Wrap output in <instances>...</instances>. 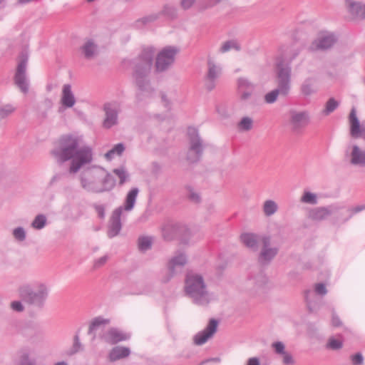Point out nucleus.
Instances as JSON below:
<instances>
[{
  "label": "nucleus",
  "mask_w": 365,
  "mask_h": 365,
  "mask_svg": "<svg viewBox=\"0 0 365 365\" xmlns=\"http://www.w3.org/2000/svg\"><path fill=\"white\" fill-rule=\"evenodd\" d=\"M189 198L195 202H198L200 200V195L194 192H191Z\"/></svg>",
  "instance_id": "69168bd1"
},
{
  "label": "nucleus",
  "mask_w": 365,
  "mask_h": 365,
  "mask_svg": "<svg viewBox=\"0 0 365 365\" xmlns=\"http://www.w3.org/2000/svg\"><path fill=\"white\" fill-rule=\"evenodd\" d=\"M152 238L150 237H141L138 239V247L141 251H146L151 247Z\"/></svg>",
  "instance_id": "a19ab883"
},
{
  "label": "nucleus",
  "mask_w": 365,
  "mask_h": 365,
  "mask_svg": "<svg viewBox=\"0 0 365 365\" xmlns=\"http://www.w3.org/2000/svg\"><path fill=\"white\" fill-rule=\"evenodd\" d=\"M218 321L211 319L207 327L201 331L195 334L194 337L195 344L197 345H202L206 343L208 339L212 338L217 330Z\"/></svg>",
  "instance_id": "a211bd4d"
},
{
  "label": "nucleus",
  "mask_w": 365,
  "mask_h": 365,
  "mask_svg": "<svg viewBox=\"0 0 365 365\" xmlns=\"http://www.w3.org/2000/svg\"><path fill=\"white\" fill-rule=\"evenodd\" d=\"M178 49L174 46L163 48L157 55L155 61V69L158 72H163L171 66L175 58Z\"/></svg>",
  "instance_id": "6e6552de"
},
{
  "label": "nucleus",
  "mask_w": 365,
  "mask_h": 365,
  "mask_svg": "<svg viewBox=\"0 0 365 365\" xmlns=\"http://www.w3.org/2000/svg\"><path fill=\"white\" fill-rule=\"evenodd\" d=\"M351 361L354 365H361L363 364L364 358L361 354L357 353L351 356Z\"/></svg>",
  "instance_id": "13d9d810"
},
{
  "label": "nucleus",
  "mask_w": 365,
  "mask_h": 365,
  "mask_svg": "<svg viewBox=\"0 0 365 365\" xmlns=\"http://www.w3.org/2000/svg\"><path fill=\"white\" fill-rule=\"evenodd\" d=\"M82 349H83V347H82V344L80 341L78 334H76L73 339V346H72L71 349L69 351L68 354L69 355L74 354Z\"/></svg>",
  "instance_id": "c03bdc74"
},
{
  "label": "nucleus",
  "mask_w": 365,
  "mask_h": 365,
  "mask_svg": "<svg viewBox=\"0 0 365 365\" xmlns=\"http://www.w3.org/2000/svg\"><path fill=\"white\" fill-rule=\"evenodd\" d=\"M250 281L253 284L255 292H264L269 287L268 278L263 273L258 274Z\"/></svg>",
  "instance_id": "a878e982"
},
{
  "label": "nucleus",
  "mask_w": 365,
  "mask_h": 365,
  "mask_svg": "<svg viewBox=\"0 0 365 365\" xmlns=\"http://www.w3.org/2000/svg\"><path fill=\"white\" fill-rule=\"evenodd\" d=\"M109 259V256L108 255H103L98 259H96L93 262V268L99 269L101 267L104 266L107 261Z\"/></svg>",
  "instance_id": "09e8293b"
},
{
  "label": "nucleus",
  "mask_w": 365,
  "mask_h": 365,
  "mask_svg": "<svg viewBox=\"0 0 365 365\" xmlns=\"http://www.w3.org/2000/svg\"><path fill=\"white\" fill-rule=\"evenodd\" d=\"M187 135L190 141V148L187 152V159L190 163L197 162L202 154V141L199 135L198 130L195 128L190 127L187 129Z\"/></svg>",
  "instance_id": "0eeeda50"
},
{
  "label": "nucleus",
  "mask_w": 365,
  "mask_h": 365,
  "mask_svg": "<svg viewBox=\"0 0 365 365\" xmlns=\"http://www.w3.org/2000/svg\"><path fill=\"white\" fill-rule=\"evenodd\" d=\"M349 121L351 136L354 138H362L365 140V125H361L354 108L351 110Z\"/></svg>",
  "instance_id": "6ab92c4d"
},
{
  "label": "nucleus",
  "mask_w": 365,
  "mask_h": 365,
  "mask_svg": "<svg viewBox=\"0 0 365 365\" xmlns=\"http://www.w3.org/2000/svg\"><path fill=\"white\" fill-rule=\"evenodd\" d=\"M231 49H235L236 51H239L240 49V47L237 41L233 40L225 41L220 47V51L221 53H225L230 51Z\"/></svg>",
  "instance_id": "58836bf2"
},
{
  "label": "nucleus",
  "mask_w": 365,
  "mask_h": 365,
  "mask_svg": "<svg viewBox=\"0 0 365 365\" xmlns=\"http://www.w3.org/2000/svg\"><path fill=\"white\" fill-rule=\"evenodd\" d=\"M279 95L280 93L276 89L272 90L264 96V101L267 103H273L277 101Z\"/></svg>",
  "instance_id": "49530a36"
},
{
  "label": "nucleus",
  "mask_w": 365,
  "mask_h": 365,
  "mask_svg": "<svg viewBox=\"0 0 365 365\" xmlns=\"http://www.w3.org/2000/svg\"><path fill=\"white\" fill-rule=\"evenodd\" d=\"M161 99H162V101L164 103L165 106L168 107L169 105V102H168V100L167 99L165 94L161 95Z\"/></svg>",
  "instance_id": "774afa93"
},
{
  "label": "nucleus",
  "mask_w": 365,
  "mask_h": 365,
  "mask_svg": "<svg viewBox=\"0 0 365 365\" xmlns=\"http://www.w3.org/2000/svg\"><path fill=\"white\" fill-rule=\"evenodd\" d=\"M184 227L178 224H167L162 229L163 238L166 240H171L176 237Z\"/></svg>",
  "instance_id": "cd10ccee"
},
{
  "label": "nucleus",
  "mask_w": 365,
  "mask_h": 365,
  "mask_svg": "<svg viewBox=\"0 0 365 365\" xmlns=\"http://www.w3.org/2000/svg\"><path fill=\"white\" fill-rule=\"evenodd\" d=\"M123 212V207L116 208L111 216L110 224L108 225V236L113 238L117 236L121 230L122 225L120 217Z\"/></svg>",
  "instance_id": "4be33fe9"
},
{
  "label": "nucleus",
  "mask_w": 365,
  "mask_h": 365,
  "mask_svg": "<svg viewBox=\"0 0 365 365\" xmlns=\"http://www.w3.org/2000/svg\"><path fill=\"white\" fill-rule=\"evenodd\" d=\"M272 348L273 349L274 353L277 355H282L283 354H285V345L282 341H275L273 342L271 345Z\"/></svg>",
  "instance_id": "a18cd8bd"
},
{
  "label": "nucleus",
  "mask_w": 365,
  "mask_h": 365,
  "mask_svg": "<svg viewBox=\"0 0 365 365\" xmlns=\"http://www.w3.org/2000/svg\"><path fill=\"white\" fill-rule=\"evenodd\" d=\"M154 56L155 49L153 47H148L143 49L134 61L133 78L138 87V98L139 100L151 98L154 95L155 91L150 86L148 79Z\"/></svg>",
  "instance_id": "f03ea898"
},
{
  "label": "nucleus",
  "mask_w": 365,
  "mask_h": 365,
  "mask_svg": "<svg viewBox=\"0 0 365 365\" xmlns=\"http://www.w3.org/2000/svg\"><path fill=\"white\" fill-rule=\"evenodd\" d=\"M184 292L193 303L207 306L215 299V295L207 289L202 274L188 272L185 279Z\"/></svg>",
  "instance_id": "20e7f679"
},
{
  "label": "nucleus",
  "mask_w": 365,
  "mask_h": 365,
  "mask_svg": "<svg viewBox=\"0 0 365 365\" xmlns=\"http://www.w3.org/2000/svg\"><path fill=\"white\" fill-rule=\"evenodd\" d=\"M221 0H204L203 2L200 3V8L202 9H205L212 6H214L217 3H219Z\"/></svg>",
  "instance_id": "864d4df0"
},
{
  "label": "nucleus",
  "mask_w": 365,
  "mask_h": 365,
  "mask_svg": "<svg viewBox=\"0 0 365 365\" xmlns=\"http://www.w3.org/2000/svg\"><path fill=\"white\" fill-rule=\"evenodd\" d=\"M46 217L43 214L37 215L32 221L31 226L35 230H42L46 225Z\"/></svg>",
  "instance_id": "c9c22d12"
},
{
  "label": "nucleus",
  "mask_w": 365,
  "mask_h": 365,
  "mask_svg": "<svg viewBox=\"0 0 365 365\" xmlns=\"http://www.w3.org/2000/svg\"><path fill=\"white\" fill-rule=\"evenodd\" d=\"M12 235L16 241L21 242L26 240V232L24 227H17L13 230Z\"/></svg>",
  "instance_id": "ea45409f"
},
{
  "label": "nucleus",
  "mask_w": 365,
  "mask_h": 365,
  "mask_svg": "<svg viewBox=\"0 0 365 365\" xmlns=\"http://www.w3.org/2000/svg\"><path fill=\"white\" fill-rule=\"evenodd\" d=\"M281 356L282 357V363L284 365H293L294 364L293 356L289 352L286 351L285 354H282Z\"/></svg>",
  "instance_id": "3c124183"
},
{
  "label": "nucleus",
  "mask_w": 365,
  "mask_h": 365,
  "mask_svg": "<svg viewBox=\"0 0 365 365\" xmlns=\"http://www.w3.org/2000/svg\"><path fill=\"white\" fill-rule=\"evenodd\" d=\"M348 13L354 19H365V4L355 0H344Z\"/></svg>",
  "instance_id": "aec40b11"
},
{
  "label": "nucleus",
  "mask_w": 365,
  "mask_h": 365,
  "mask_svg": "<svg viewBox=\"0 0 365 365\" xmlns=\"http://www.w3.org/2000/svg\"><path fill=\"white\" fill-rule=\"evenodd\" d=\"M138 193L139 189L138 187H132L129 190L126 195L124 205L121 206L123 211H131L133 209Z\"/></svg>",
  "instance_id": "c85d7f7f"
},
{
  "label": "nucleus",
  "mask_w": 365,
  "mask_h": 365,
  "mask_svg": "<svg viewBox=\"0 0 365 365\" xmlns=\"http://www.w3.org/2000/svg\"><path fill=\"white\" fill-rule=\"evenodd\" d=\"M331 324L334 327H339L341 325L340 319L335 314H332Z\"/></svg>",
  "instance_id": "e2e57ef3"
},
{
  "label": "nucleus",
  "mask_w": 365,
  "mask_h": 365,
  "mask_svg": "<svg viewBox=\"0 0 365 365\" xmlns=\"http://www.w3.org/2000/svg\"><path fill=\"white\" fill-rule=\"evenodd\" d=\"M98 217L101 219H103L105 217V207L103 205H97L95 204L93 205Z\"/></svg>",
  "instance_id": "bf43d9fd"
},
{
  "label": "nucleus",
  "mask_w": 365,
  "mask_h": 365,
  "mask_svg": "<svg viewBox=\"0 0 365 365\" xmlns=\"http://www.w3.org/2000/svg\"><path fill=\"white\" fill-rule=\"evenodd\" d=\"M337 41V37L333 33L324 31L319 34L310 46L312 51L317 50H326L331 48Z\"/></svg>",
  "instance_id": "ddd939ff"
},
{
  "label": "nucleus",
  "mask_w": 365,
  "mask_h": 365,
  "mask_svg": "<svg viewBox=\"0 0 365 365\" xmlns=\"http://www.w3.org/2000/svg\"><path fill=\"white\" fill-rule=\"evenodd\" d=\"M19 365H36V362L29 358V352L24 351L21 355Z\"/></svg>",
  "instance_id": "de8ad7c7"
},
{
  "label": "nucleus",
  "mask_w": 365,
  "mask_h": 365,
  "mask_svg": "<svg viewBox=\"0 0 365 365\" xmlns=\"http://www.w3.org/2000/svg\"><path fill=\"white\" fill-rule=\"evenodd\" d=\"M222 67L216 64L213 61L207 62V72L204 79V86L208 91H211L216 87L218 79L222 75Z\"/></svg>",
  "instance_id": "9b49d317"
},
{
  "label": "nucleus",
  "mask_w": 365,
  "mask_h": 365,
  "mask_svg": "<svg viewBox=\"0 0 365 365\" xmlns=\"http://www.w3.org/2000/svg\"><path fill=\"white\" fill-rule=\"evenodd\" d=\"M262 242V248L259 253L258 260L261 264H269L278 252L277 247H270V237L268 236H263L260 239Z\"/></svg>",
  "instance_id": "2eb2a0df"
},
{
  "label": "nucleus",
  "mask_w": 365,
  "mask_h": 365,
  "mask_svg": "<svg viewBox=\"0 0 365 365\" xmlns=\"http://www.w3.org/2000/svg\"><path fill=\"white\" fill-rule=\"evenodd\" d=\"M339 106V103L334 98L329 99L325 106V109L323 113L325 115H329L332 113Z\"/></svg>",
  "instance_id": "37998d69"
},
{
  "label": "nucleus",
  "mask_w": 365,
  "mask_h": 365,
  "mask_svg": "<svg viewBox=\"0 0 365 365\" xmlns=\"http://www.w3.org/2000/svg\"><path fill=\"white\" fill-rule=\"evenodd\" d=\"M300 200L304 203L316 205L317 204V196L315 193L305 190Z\"/></svg>",
  "instance_id": "e433bc0d"
},
{
  "label": "nucleus",
  "mask_w": 365,
  "mask_h": 365,
  "mask_svg": "<svg viewBox=\"0 0 365 365\" xmlns=\"http://www.w3.org/2000/svg\"><path fill=\"white\" fill-rule=\"evenodd\" d=\"M105 118L103 126L105 128H110L118 123L119 106L115 103H109L104 105Z\"/></svg>",
  "instance_id": "f3484780"
},
{
  "label": "nucleus",
  "mask_w": 365,
  "mask_h": 365,
  "mask_svg": "<svg viewBox=\"0 0 365 365\" xmlns=\"http://www.w3.org/2000/svg\"><path fill=\"white\" fill-rule=\"evenodd\" d=\"M314 292L319 295L324 296L327 293L326 286L323 283L316 284L314 286Z\"/></svg>",
  "instance_id": "8fccbe9b"
},
{
  "label": "nucleus",
  "mask_w": 365,
  "mask_h": 365,
  "mask_svg": "<svg viewBox=\"0 0 365 365\" xmlns=\"http://www.w3.org/2000/svg\"><path fill=\"white\" fill-rule=\"evenodd\" d=\"M247 365H260L259 359L257 357H252L247 360Z\"/></svg>",
  "instance_id": "0e129e2a"
},
{
  "label": "nucleus",
  "mask_w": 365,
  "mask_h": 365,
  "mask_svg": "<svg viewBox=\"0 0 365 365\" xmlns=\"http://www.w3.org/2000/svg\"><path fill=\"white\" fill-rule=\"evenodd\" d=\"M124 150H125V146H124L123 143H118V144L115 145L112 149L108 150L105 154V158L108 160H111L115 156L121 155L123 154V153L124 152Z\"/></svg>",
  "instance_id": "72a5a7b5"
},
{
  "label": "nucleus",
  "mask_w": 365,
  "mask_h": 365,
  "mask_svg": "<svg viewBox=\"0 0 365 365\" xmlns=\"http://www.w3.org/2000/svg\"><path fill=\"white\" fill-rule=\"evenodd\" d=\"M309 122V116L307 111L299 112L292 110L289 112V124L294 133H301L303 128L308 125Z\"/></svg>",
  "instance_id": "4468645a"
},
{
  "label": "nucleus",
  "mask_w": 365,
  "mask_h": 365,
  "mask_svg": "<svg viewBox=\"0 0 365 365\" xmlns=\"http://www.w3.org/2000/svg\"><path fill=\"white\" fill-rule=\"evenodd\" d=\"M253 127V120L252 118L245 116L237 123V128L240 131H249Z\"/></svg>",
  "instance_id": "f704fd0d"
},
{
  "label": "nucleus",
  "mask_w": 365,
  "mask_h": 365,
  "mask_svg": "<svg viewBox=\"0 0 365 365\" xmlns=\"http://www.w3.org/2000/svg\"><path fill=\"white\" fill-rule=\"evenodd\" d=\"M317 91V78L314 77L306 78L300 86V93L304 98L310 97Z\"/></svg>",
  "instance_id": "b1692460"
},
{
  "label": "nucleus",
  "mask_w": 365,
  "mask_h": 365,
  "mask_svg": "<svg viewBox=\"0 0 365 365\" xmlns=\"http://www.w3.org/2000/svg\"><path fill=\"white\" fill-rule=\"evenodd\" d=\"M61 103L66 108H72L76 103V98L69 84L63 86Z\"/></svg>",
  "instance_id": "393cba45"
},
{
  "label": "nucleus",
  "mask_w": 365,
  "mask_h": 365,
  "mask_svg": "<svg viewBox=\"0 0 365 365\" xmlns=\"http://www.w3.org/2000/svg\"><path fill=\"white\" fill-rule=\"evenodd\" d=\"M255 85L245 77L238 78L237 80V93L241 102L250 101L254 94Z\"/></svg>",
  "instance_id": "f8f14e48"
},
{
  "label": "nucleus",
  "mask_w": 365,
  "mask_h": 365,
  "mask_svg": "<svg viewBox=\"0 0 365 365\" xmlns=\"http://www.w3.org/2000/svg\"><path fill=\"white\" fill-rule=\"evenodd\" d=\"M130 354V351L129 348L125 346H115L110 351L109 354V359L111 361H115L128 356Z\"/></svg>",
  "instance_id": "7c9ffc66"
},
{
  "label": "nucleus",
  "mask_w": 365,
  "mask_h": 365,
  "mask_svg": "<svg viewBox=\"0 0 365 365\" xmlns=\"http://www.w3.org/2000/svg\"><path fill=\"white\" fill-rule=\"evenodd\" d=\"M298 55L289 46H282L277 58V88L282 96H287L291 88V67L289 63Z\"/></svg>",
  "instance_id": "39448f33"
},
{
  "label": "nucleus",
  "mask_w": 365,
  "mask_h": 365,
  "mask_svg": "<svg viewBox=\"0 0 365 365\" xmlns=\"http://www.w3.org/2000/svg\"><path fill=\"white\" fill-rule=\"evenodd\" d=\"M113 173L119 178V184L123 185L128 180L129 175L125 168L120 167L113 170Z\"/></svg>",
  "instance_id": "4c0bfd02"
},
{
  "label": "nucleus",
  "mask_w": 365,
  "mask_h": 365,
  "mask_svg": "<svg viewBox=\"0 0 365 365\" xmlns=\"http://www.w3.org/2000/svg\"><path fill=\"white\" fill-rule=\"evenodd\" d=\"M81 49L86 58H91L97 53V45L93 40L88 39L85 42Z\"/></svg>",
  "instance_id": "2f4dec72"
},
{
  "label": "nucleus",
  "mask_w": 365,
  "mask_h": 365,
  "mask_svg": "<svg viewBox=\"0 0 365 365\" xmlns=\"http://www.w3.org/2000/svg\"><path fill=\"white\" fill-rule=\"evenodd\" d=\"M195 2V0H181V6L184 9H188L193 5Z\"/></svg>",
  "instance_id": "052dcab7"
},
{
  "label": "nucleus",
  "mask_w": 365,
  "mask_h": 365,
  "mask_svg": "<svg viewBox=\"0 0 365 365\" xmlns=\"http://www.w3.org/2000/svg\"><path fill=\"white\" fill-rule=\"evenodd\" d=\"M339 207L331 205L327 207H319L310 210L309 217L313 220L320 221L327 218L331 214L336 212Z\"/></svg>",
  "instance_id": "412c9836"
},
{
  "label": "nucleus",
  "mask_w": 365,
  "mask_h": 365,
  "mask_svg": "<svg viewBox=\"0 0 365 365\" xmlns=\"http://www.w3.org/2000/svg\"><path fill=\"white\" fill-rule=\"evenodd\" d=\"M187 262V257L185 253L182 251L176 252L168 262V267L170 276L165 282H168L170 277L180 271Z\"/></svg>",
  "instance_id": "dca6fc26"
},
{
  "label": "nucleus",
  "mask_w": 365,
  "mask_h": 365,
  "mask_svg": "<svg viewBox=\"0 0 365 365\" xmlns=\"http://www.w3.org/2000/svg\"><path fill=\"white\" fill-rule=\"evenodd\" d=\"M79 180L83 190L93 193L110 191L115 185L113 176L104 168L96 165L83 169L80 174Z\"/></svg>",
  "instance_id": "7ed1b4c3"
},
{
  "label": "nucleus",
  "mask_w": 365,
  "mask_h": 365,
  "mask_svg": "<svg viewBox=\"0 0 365 365\" xmlns=\"http://www.w3.org/2000/svg\"><path fill=\"white\" fill-rule=\"evenodd\" d=\"M345 157L349 163L357 168H365V150L356 144L349 145L346 150Z\"/></svg>",
  "instance_id": "9d476101"
},
{
  "label": "nucleus",
  "mask_w": 365,
  "mask_h": 365,
  "mask_svg": "<svg viewBox=\"0 0 365 365\" xmlns=\"http://www.w3.org/2000/svg\"><path fill=\"white\" fill-rule=\"evenodd\" d=\"M327 346L331 349H338L342 346V342L340 340L331 338L329 339Z\"/></svg>",
  "instance_id": "603ef678"
},
{
  "label": "nucleus",
  "mask_w": 365,
  "mask_h": 365,
  "mask_svg": "<svg viewBox=\"0 0 365 365\" xmlns=\"http://www.w3.org/2000/svg\"><path fill=\"white\" fill-rule=\"evenodd\" d=\"M262 210L265 216L270 217L277 212L278 205L275 201L267 200L264 202Z\"/></svg>",
  "instance_id": "473e14b6"
},
{
  "label": "nucleus",
  "mask_w": 365,
  "mask_h": 365,
  "mask_svg": "<svg viewBox=\"0 0 365 365\" xmlns=\"http://www.w3.org/2000/svg\"><path fill=\"white\" fill-rule=\"evenodd\" d=\"M11 307L14 311L21 312L24 309V305L20 301H14L11 303Z\"/></svg>",
  "instance_id": "4d7b16f0"
},
{
  "label": "nucleus",
  "mask_w": 365,
  "mask_h": 365,
  "mask_svg": "<svg viewBox=\"0 0 365 365\" xmlns=\"http://www.w3.org/2000/svg\"><path fill=\"white\" fill-rule=\"evenodd\" d=\"M365 210V205H357L354 207H351L348 210V212L349 213L348 219L351 218L354 215L363 211Z\"/></svg>",
  "instance_id": "5fc2aeb1"
},
{
  "label": "nucleus",
  "mask_w": 365,
  "mask_h": 365,
  "mask_svg": "<svg viewBox=\"0 0 365 365\" xmlns=\"http://www.w3.org/2000/svg\"><path fill=\"white\" fill-rule=\"evenodd\" d=\"M313 294L312 291H307L305 292V298L307 302V306L310 312H313L316 309V307L312 304V300L309 299L310 296Z\"/></svg>",
  "instance_id": "6e6d98bb"
},
{
  "label": "nucleus",
  "mask_w": 365,
  "mask_h": 365,
  "mask_svg": "<svg viewBox=\"0 0 365 365\" xmlns=\"http://www.w3.org/2000/svg\"><path fill=\"white\" fill-rule=\"evenodd\" d=\"M109 323L110 320L108 319H104L102 317H95L90 323L88 334H93V339H94L96 338V332L102 327L108 324Z\"/></svg>",
  "instance_id": "c756f323"
},
{
  "label": "nucleus",
  "mask_w": 365,
  "mask_h": 365,
  "mask_svg": "<svg viewBox=\"0 0 365 365\" xmlns=\"http://www.w3.org/2000/svg\"><path fill=\"white\" fill-rule=\"evenodd\" d=\"M163 11L165 14L171 17L174 16L175 14V9L173 6H165Z\"/></svg>",
  "instance_id": "680f3d73"
},
{
  "label": "nucleus",
  "mask_w": 365,
  "mask_h": 365,
  "mask_svg": "<svg viewBox=\"0 0 365 365\" xmlns=\"http://www.w3.org/2000/svg\"><path fill=\"white\" fill-rule=\"evenodd\" d=\"M28 60V54L26 53H21L14 76L15 83L24 93L29 91V82L26 75Z\"/></svg>",
  "instance_id": "1a4fd4ad"
},
{
  "label": "nucleus",
  "mask_w": 365,
  "mask_h": 365,
  "mask_svg": "<svg viewBox=\"0 0 365 365\" xmlns=\"http://www.w3.org/2000/svg\"><path fill=\"white\" fill-rule=\"evenodd\" d=\"M241 242L249 249L257 251L259 237L254 233L246 232L240 235Z\"/></svg>",
  "instance_id": "bb28decb"
},
{
  "label": "nucleus",
  "mask_w": 365,
  "mask_h": 365,
  "mask_svg": "<svg viewBox=\"0 0 365 365\" xmlns=\"http://www.w3.org/2000/svg\"><path fill=\"white\" fill-rule=\"evenodd\" d=\"M101 338L106 342L111 344L125 341L130 338V334L123 333L121 331L112 328L101 336Z\"/></svg>",
  "instance_id": "5701e85b"
},
{
  "label": "nucleus",
  "mask_w": 365,
  "mask_h": 365,
  "mask_svg": "<svg viewBox=\"0 0 365 365\" xmlns=\"http://www.w3.org/2000/svg\"><path fill=\"white\" fill-rule=\"evenodd\" d=\"M16 110V108L11 104L4 105L0 107V119H4L11 114H12Z\"/></svg>",
  "instance_id": "79ce46f5"
},
{
  "label": "nucleus",
  "mask_w": 365,
  "mask_h": 365,
  "mask_svg": "<svg viewBox=\"0 0 365 365\" xmlns=\"http://www.w3.org/2000/svg\"><path fill=\"white\" fill-rule=\"evenodd\" d=\"M33 286L36 291L33 290L29 284H22L19 289V294L27 303L42 307L48 296V286L41 282H35Z\"/></svg>",
  "instance_id": "423d86ee"
},
{
  "label": "nucleus",
  "mask_w": 365,
  "mask_h": 365,
  "mask_svg": "<svg viewBox=\"0 0 365 365\" xmlns=\"http://www.w3.org/2000/svg\"><path fill=\"white\" fill-rule=\"evenodd\" d=\"M82 138L76 134H66L55 142L51 155L59 164L71 160L68 172L77 173L85 165L93 160V151L89 146L79 145Z\"/></svg>",
  "instance_id": "f257e3e1"
},
{
  "label": "nucleus",
  "mask_w": 365,
  "mask_h": 365,
  "mask_svg": "<svg viewBox=\"0 0 365 365\" xmlns=\"http://www.w3.org/2000/svg\"><path fill=\"white\" fill-rule=\"evenodd\" d=\"M61 179V175L60 174H56L54 175L49 182V185L51 186L53 184H55L56 182H58Z\"/></svg>",
  "instance_id": "338daca9"
}]
</instances>
